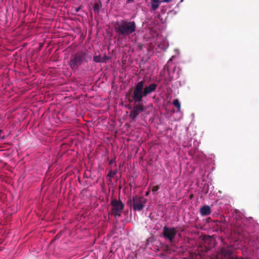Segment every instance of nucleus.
Masks as SVG:
<instances>
[{
  "instance_id": "f257e3e1",
  "label": "nucleus",
  "mask_w": 259,
  "mask_h": 259,
  "mask_svg": "<svg viewBox=\"0 0 259 259\" xmlns=\"http://www.w3.org/2000/svg\"><path fill=\"white\" fill-rule=\"evenodd\" d=\"M157 88V84L154 83L148 85L144 86L143 81H139L135 86L133 90L132 99H129L130 102L134 101L135 105L133 108L130 107L131 109L129 117L133 120H135L140 112H144L145 107L141 103L143 97H147L148 95L154 92Z\"/></svg>"
},
{
  "instance_id": "f03ea898",
  "label": "nucleus",
  "mask_w": 259,
  "mask_h": 259,
  "mask_svg": "<svg viewBox=\"0 0 259 259\" xmlns=\"http://www.w3.org/2000/svg\"><path fill=\"white\" fill-rule=\"evenodd\" d=\"M136 28V22L127 19L117 21L114 25V30L118 39L130 37L135 32Z\"/></svg>"
},
{
  "instance_id": "7ed1b4c3",
  "label": "nucleus",
  "mask_w": 259,
  "mask_h": 259,
  "mask_svg": "<svg viewBox=\"0 0 259 259\" xmlns=\"http://www.w3.org/2000/svg\"><path fill=\"white\" fill-rule=\"evenodd\" d=\"M85 51H78L71 57L69 65L72 69H76L91 59Z\"/></svg>"
},
{
  "instance_id": "20e7f679",
  "label": "nucleus",
  "mask_w": 259,
  "mask_h": 259,
  "mask_svg": "<svg viewBox=\"0 0 259 259\" xmlns=\"http://www.w3.org/2000/svg\"><path fill=\"white\" fill-rule=\"evenodd\" d=\"M147 200L142 196L135 195L133 196L132 199L128 200L127 204L132 206L133 209L135 211H141L145 206Z\"/></svg>"
},
{
  "instance_id": "39448f33",
  "label": "nucleus",
  "mask_w": 259,
  "mask_h": 259,
  "mask_svg": "<svg viewBox=\"0 0 259 259\" xmlns=\"http://www.w3.org/2000/svg\"><path fill=\"white\" fill-rule=\"evenodd\" d=\"M177 233L176 228H169L165 226L163 227L162 235L166 240L172 244Z\"/></svg>"
},
{
  "instance_id": "423d86ee",
  "label": "nucleus",
  "mask_w": 259,
  "mask_h": 259,
  "mask_svg": "<svg viewBox=\"0 0 259 259\" xmlns=\"http://www.w3.org/2000/svg\"><path fill=\"white\" fill-rule=\"evenodd\" d=\"M112 207L111 212L115 217H120L121 213L124 208V204L120 199H113L111 201Z\"/></svg>"
},
{
  "instance_id": "0eeeda50",
  "label": "nucleus",
  "mask_w": 259,
  "mask_h": 259,
  "mask_svg": "<svg viewBox=\"0 0 259 259\" xmlns=\"http://www.w3.org/2000/svg\"><path fill=\"white\" fill-rule=\"evenodd\" d=\"M199 212L202 216L208 215L211 212V208L209 205H204L200 208Z\"/></svg>"
},
{
  "instance_id": "6e6552de",
  "label": "nucleus",
  "mask_w": 259,
  "mask_h": 259,
  "mask_svg": "<svg viewBox=\"0 0 259 259\" xmlns=\"http://www.w3.org/2000/svg\"><path fill=\"white\" fill-rule=\"evenodd\" d=\"M221 253L225 256L229 257L233 253L232 249L231 247L222 248L221 250Z\"/></svg>"
},
{
  "instance_id": "1a4fd4ad",
  "label": "nucleus",
  "mask_w": 259,
  "mask_h": 259,
  "mask_svg": "<svg viewBox=\"0 0 259 259\" xmlns=\"http://www.w3.org/2000/svg\"><path fill=\"white\" fill-rule=\"evenodd\" d=\"M151 8L153 11H156L161 3V0H151Z\"/></svg>"
},
{
  "instance_id": "9d476101",
  "label": "nucleus",
  "mask_w": 259,
  "mask_h": 259,
  "mask_svg": "<svg viewBox=\"0 0 259 259\" xmlns=\"http://www.w3.org/2000/svg\"><path fill=\"white\" fill-rule=\"evenodd\" d=\"M93 60L96 63H103L102 57L101 55L94 56Z\"/></svg>"
},
{
  "instance_id": "9b49d317",
  "label": "nucleus",
  "mask_w": 259,
  "mask_h": 259,
  "mask_svg": "<svg viewBox=\"0 0 259 259\" xmlns=\"http://www.w3.org/2000/svg\"><path fill=\"white\" fill-rule=\"evenodd\" d=\"M174 105L177 108L178 111H180L181 109V104L178 99H175L173 101Z\"/></svg>"
},
{
  "instance_id": "f8f14e48",
  "label": "nucleus",
  "mask_w": 259,
  "mask_h": 259,
  "mask_svg": "<svg viewBox=\"0 0 259 259\" xmlns=\"http://www.w3.org/2000/svg\"><path fill=\"white\" fill-rule=\"evenodd\" d=\"M94 11L98 13L100 11V6L98 4H95L93 7Z\"/></svg>"
},
{
  "instance_id": "ddd939ff",
  "label": "nucleus",
  "mask_w": 259,
  "mask_h": 259,
  "mask_svg": "<svg viewBox=\"0 0 259 259\" xmlns=\"http://www.w3.org/2000/svg\"><path fill=\"white\" fill-rule=\"evenodd\" d=\"M110 58L107 56L106 54L104 55V56L102 57L103 62H106L107 61L109 60Z\"/></svg>"
},
{
  "instance_id": "4468645a",
  "label": "nucleus",
  "mask_w": 259,
  "mask_h": 259,
  "mask_svg": "<svg viewBox=\"0 0 259 259\" xmlns=\"http://www.w3.org/2000/svg\"><path fill=\"white\" fill-rule=\"evenodd\" d=\"M159 189V186H158V185L157 186H155L152 187V191L153 192H156Z\"/></svg>"
},
{
  "instance_id": "2eb2a0df",
  "label": "nucleus",
  "mask_w": 259,
  "mask_h": 259,
  "mask_svg": "<svg viewBox=\"0 0 259 259\" xmlns=\"http://www.w3.org/2000/svg\"><path fill=\"white\" fill-rule=\"evenodd\" d=\"M115 172L114 171L111 170L108 174V176L112 178L115 175Z\"/></svg>"
},
{
  "instance_id": "dca6fc26",
  "label": "nucleus",
  "mask_w": 259,
  "mask_h": 259,
  "mask_svg": "<svg viewBox=\"0 0 259 259\" xmlns=\"http://www.w3.org/2000/svg\"><path fill=\"white\" fill-rule=\"evenodd\" d=\"M172 0H162L161 3L164 2V3H168L172 2Z\"/></svg>"
},
{
  "instance_id": "f3484780",
  "label": "nucleus",
  "mask_w": 259,
  "mask_h": 259,
  "mask_svg": "<svg viewBox=\"0 0 259 259\" xmlns=\"http://www.w3.org/2000/svg\"><path fill=\"white\" fill-rule=\"evenodd\" d=\"M79 10V8H78L77 9H76V12H78Z\"/></svg>"
},
{
  "instance_id": "a211bd4d",
  "label": "nucleus",
  "mask_w": 259,
  "mask_h": 259,
  "mask_svg": "<svg viewBox=\"0 0 259 259\" xmlns=\"http://www.w3.org/2000/svg\"><path fill=\"white\" fill-rule=\"evenodd\" d=\"M207 238H208V239H209V240H211V239H211V238L210 237H209V236H208V237H207Z\"/></svg>"
},
{
  "instance_id": "6ab92c4d",
  "label": "nucleus",
  "mask_w": 259,
  "mask_h": 259,
  "mask_svg": "<svg viewBox=\"0 0 259 259\" xmlns=\"http://www.w3.org/2000/svg\"><path fill=\"white\" fill-rule=\"evenodd\" d=\"M148 194H149V192H146V195H147H147H148Z\"/></svg>"
}]
</instances>
